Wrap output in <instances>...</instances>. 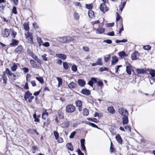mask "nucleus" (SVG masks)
<instances>
[{"instance_id": "nucleus-24", "label": "nucleus", "mask_w": 155, "mask_h": 155, "mask_svg": "<svg viewBox=\"0 0 155 155\" xmlns=\"http://www.w3.org/2000/svg\"><path fill=\"white\" fill-rule=\"evenodd\" d=\"M70 125V122L69 121H65L61 124V127L63 128H68Z\"/></svg>"}, {"instance_id": "nucleus-46", "label": "nucleus", "mask_w": 155, "mask_h": 155, "mask_svg": "<svg viewBox=\"0 0 155 155\" xmlns=\"http://www.w3.org/2000/svg\"><path fill=\"white\" fill-rule=\"evenodd\" d=\"M54 134L56 140L58 139L59 137V134L57 131H54Z\"/></svg>"}, {"instance_id": "nucleus-19", "label": "nucleus", "mask_w": 155, "mask_h": 155, "mask_svg": "<svg viewBox=\"0 0 155 155\" xmlns=\"http://www.w3.org/2000/svg\"><path fill=\"white\" fill-rule=\"evenodd\" d=\"M81 93L87 95H89L91 94L89 90L86 89H82L81 92Z\"/></svg>"}, {"instance_id": "nucleus-32", "label": "nucleus", "mask_w": 155, "mask_h": 155, "mask_svg": "<svg viewBox=\"0 0 155 155\" xmlns=\"http://www.w3.org/2000/svg\"><path fill=\"white\" fill-rule=\"evenodd\" d=\"M110 57L111 55L110 54L107 55L106 56L104 57V59L105 62H107L110 59Z\"/></svg>"}, {"instance_id": "nucleus-47", "label": "nucleus", "mask_w": 155, "mask_h": 155, "mask_svg": "<svg viewBox=\"0 0 155 155\" xmlns=\"http://www.w3.org/2000/svg\"><path fill=\"white\" fill-rule=\"evenodd\" d=\"M143 48L145 50H148L150 49L151 47L150 45H147L143 46Z\"/></svg>"}, {"instance_id": "nucleus-28", "label": "nucleus", "mask_w": 155, "mask_h": 155, "mask_svg": "<svg viewBox=\"0 0 155 155\" xmlns=\"http://www.w3.org/2000/svg\"><path fill=\"white\" fill-rule=\"evenodd\" d=\"M105 31L104 28H99L97 30L96 33L98 34H101L103 33Z\"/></svg>"}, {"instance_id": "nucleus-63", "label": "nucleus", "mask_w": 155, "mask_h": 155, "mask_svg": "<svg viewBox=\"0 0 155 155\" xmlns=\"http://www.w3.org/2000/svg\"><path fill=\"white\" fill-rule=\"evenodd\" d=\"M42 45L45 47H48L49 46L50 44L48 42H45L42 44Z\"/></svg>"}, {"instance_id": "nucleus-23", "label": "nucleus", "mask_w": 155, "mask_h": 155, "mask_svg": "<svg viewBox=\"0 0 155 155\" xmlns=\"http://www.w3.org/2000/svg\"><path fill=\"white\" fill-rule=\"evenodd\" d=\"M136 71L138 74H144L146 73V71L143 69L137 68L136 69Z\"/></svg>"}, {"instance_id": "nucleus-57", "label": "nucleus", "mask_w": 155, "mask_h": 155, "mask_svg": "<svg viewBox=\"0 0 155 155\" xmlns=\"http://www.w3.org/2000/svg\"><path fill=\"white\" fill-rule=\"evenodd\" d=\"M82 49L84 51L86 52H88L89 51V48L87 46L83 47Z\"/></svg>"}, {"instance_id": "nucleus-13", "label": "nucleus", "mask_w": 155, "mask_h": 155, "mask_svg": "<svg viewBox=\"0 0 155 155\" xmlns=\"http://www.w3.org/2000/svg\"><path fill=\"white\" fill-rule=\"evenodd\" d=\"M77 86V84L73 81H72L68 84V87L71 89L75 88Z\"/></svg>"}, {"instance_id": "nucleus-20", "label": "nucleus", "mask_w": 155, "mask_h": 155, "mask_svg": "<svg viewBox=\"0 0 155 155\" xmlns=\"http://www.w3.org/2000/svg\"><path fill=\"white\" fill-rule=\"evenodd\" d=\"M78 84L81 87L84 86L85 84V81L83 79H78Z\"/></svg>"}, {"instance_id": "nucleus-8", "label": "nucleus", "mask_w": 155, "mask_h": 155, "mask_svg": "<svg viewBox=\"0 0 155 155\" xmlns=\"http://www.w3.org/2000/svg\"><path fill=\"white\" fill-rule=\"evenodd\" d=\"M103 64L102 59L101 58H98L97 62L95 63H92L91 65L92 66H96L98 65H102Z\"/></svg>"}, {"instance_id": "nucleus-17", "label": "nucleus", "mask_w": 155, "mask_h": 155, "mask_svg": "<svg viewBox=\"0 0 155 155\" xmlns=\"http://www.w3.org/2000/svg\"><path fill=\"white\" fill-rule=\"evenodd\" d=\"M128 64L129 65L127 66L126 67V71L128 74L130 75L131 74V70L132 66L129 63Z\"/></svg>"}, {"instance_id": "nucleus-58", "label": "nucleus", "mask_w": 155, "mask_h": 155, "mask_svg": "<svg viewBox=\"0 0 155 155\" xmlns=\"http://www.w3.org/2000/svg\"><path fill=\"white\" fill-rule=\"evenodd\" d=\"M104 42H106L107 44H110L112 43V41L110 39H107L106 40H104L103 41Z\"/></svg>"}, {"instance_id": "nucleus-5", "label": "nucleus", "mask_w": 155, "mask_h": 155, "mask_svg": "<svg viewBox=\"0 0 155 155\" xmlns=\"http://www.w3.org/2000/svg\"><path fill=\"white\" fill-rule=\"evenodd\" d=\"M118 112L123 117L128 116V113L126 109H124L121 108L119 109Z\"/></svg>"}, {"instance_id": "nucleus-52", "label": "nucleus", "mask_w": 155, "mask_h": 155, "mask_svg": "<svg viewBox=\"0 0 155 155\" xmlns=\"http://www.w3.org/2000/svg\"><path fill=\"white\" fill-rule=\"evenodd\" d=\"M97 82V85L99 87H102L104 85L103 82L101 81H98Z\"/></svg>"}, {"instance_id": "nucleus-22", "label": "nucleus", "mask_w": 155, "mask_h": 155, "mask_svg": "<svg viewBox=\"0 0 155 155\" xmlns=\"http://www.w3.org/2000/svg\"><path fill=\"white\" fill-rule=\"evenodd\" d=\"M150 74L151 76V79H153V81H155V70L152 69L150 72L149 73Z\"/></svg>"}, {"instance_id": "nucleus-18", "label": "nucleus", "mask_w": 155, "mask_h": 155, "mask_svg": "<svg viewBox=\"0 0 155 155\" xmlns=\"http://www.w3.org/2000/svg\"><path fill=\"white\" fill-rule=\"evenodd\" d=\"M118 143L120 144L122 143L123 140L119 134H118L115 137Z\"/></svg>"}, {"instance_id": "nucleus-26", "label": "nucleus", "mask_w": 155, "mask_h": 155, "mask_svg": "<svg viewBox=\"0 0 155 155\" xmlns=\"http://www.w3.org/2000/svg\"><path fill=\"white\" fill-rule=\"evenodd\" d=\"M107 110L108 112L112 114H114L115 113V110L112 106L108 107Z\"/></svg>"}, {"instance_id": "nucleus-33", "label": "nucleus", "mask_w": 155, "mask_h": 155, "mask_svg": "<svg viewBox=\"0 0 155 155\" xmlns=\"http://www.w3.org/2000/svg\"><path fill=\"white\" fill-rule=\"evenodd\" d=\"M30 63L32 65L33 67L35 68L37 67V64L36 62L33 60H31L30 61Z\"/></svg>"}, {"instance_id": "nucleus-41", "label": "nucleus", "mask_w": 155, "mask_h": 155, "mask_svg": "<svg viewBox=\"0 0 155 155\" xmlns=\"http://www.w3.org/2000/svg\"><path fill=\"white\" fill-rule=\"evenodd\" d=\"M57 79L58 81V86L59 87L60 85H61L62 83V79L61 78L59 77H57Z\"/></svg>"}, {"instance_id": "nucleus-36", "label": "nucleus", "mask_w": 155, "mask_h": 155, "mask_svg": "<svg viewBox=\"0 0 155 155\" xmlns=\"http://www.w3.org/2000/svg\"><path fill=\"white\" fill-rule=\"evenodd\" d=\"M58 116L61 119H63L64 118V113L61 111H59L58 113Z\"/></svg>"}, {"instance_id": "nucleus-51", "label": "nucleus", "mask_w": 155, "mask_h": 155, "mask_svg": "<svg viewBox=\"0 0 155 155\" xmlns=\"http://www.w3.org/2000/svg\"><path fill=\"white\" fill-rule=\"evenodd\" d=\"M12 12L15 14H17L16 8L15 6H13L12 9Z\"/></svg>"}, {"instance_id": "nucleus-55", "label": "nucleus", "mask_w": 155, "mask_h": 155, "mask_svg": "<svg viewBox=\"0 0 155 155\" xmlns=\"http://www.w3.org/2000/svg\"><path fill=\"white\" fill-rule=\"evenodd\" d=\"M76 133V132L75 131H73V132L70 134V136H69V137L70 138H73L74 136L75 135V134Z\"/></svg>"}, {"instance_id": "nucleus-25", "label": "nucleus", "mask_w": 155, "mask_h": 155, "mask_svg": "<svg viewBox=\"0 0 155 155\" xmlns=\"http://www.w3.org/2000/svg\"><path fill=\"white\" fill-rule=\"evenodd\" d=\"M122 123L123 125L127 124L128 122V116L123 117L122 118Z\"/></svg>"}, {"instance_id": "nucleus-2", "label": "nucleus", "mask_w": 155, "mask_h": 155, "mask_svg": "<svg viewBox=\"0 0 155 155\" xmlns=\"http://www.w3.org/2000/svg\"><path fill=\"white\" fill-rule=\"evenodd\" d=\"M58 41L62 43H68L73 41L74 39L71 37L64 36L58 37Z\"/></svg>"}, {"instance_id": "nucleus-3", "label": "nucleus", "mask_w": 155, "mask_h": 155, "mask_svg": "<svg viewBox=\"0 0 155 155\" xmlns=\"http://www.w3.org/2000/svg\"><path fill=\"white\" fill-rule=\"evenodd\" d=\"M76 109L75 106L73 104H69L66 107V111L69 113L74 112Z\"/></svg>"}, {"instance_id": "nucleus-42", "label": "nucleus", "mask_w": 155, "mask_h": 155, "mask_svg": "<svg viewBox=\"0 0 155 155\" xmlns=\"http://www.w3.org/2000/svg\"><path fill=\"white\" fill-rule=\"evenodd\" d=\"M108 70V68L106 67H101L99 69V71L101 72L104 71H107Z\"/></svg>"}, {"instance_id": "nucleus-16", "label": "nucleus", "mask_w": 155, "mask_h": 155, "mask_svg": "<svg viewBox=\"0 0 155 155\" xmlns=\"http://www.w3.org/2000/svg\"><path fill=\"white\" fill-rule=\"evenodd\" d=\"M32 95V93L29 91H27L25 93L24 98L25 101H27L29 97Z\"/></svg>"}, {"instance_id": "nucleus-61", "label": "nucleus", "mask_w": 155, "mask_h": 155, "mask_svg": "<svg viewBox=\"0 0 155 155\" xmlns=\"http://www.w3.org/2000/svg\"><path fill=\"white\" fill-rule=\"evenodd\" d=\"M125 129L127 130H128V131H129V132H131V129H130V127L129 126H128V125H126L125 127Z\"/></svg>"}, {"instance_id": "nucleus-27", "label": "nucleus", "mask_w": 155, "mask_h": 155, "mask_svg": "<svg viewBox=\"0 0 155 155\" xmlns=\"http://www.w3.org/2000/svg\"><path fill=\"white\" fill-rule=\"evenodd\" d=\"M66 147L69 150L71 151L73 150V147L71 143H67Z\"/></svg>"}, {"instance_id": "nucleus-34", "label": "nucleus", "mask_w": 155, "mask_h": 155, "mask_svg": "<svg viewBox=\"0 0 155 155\" xmlns=\"http://www.w3.org/2000/svg\"><path fill=\"white\" fill-rule=\"evenodd\" d=\"M89 114V110L85 108L83 110V115L84 116H87Z\"/></svg>"}, {"instance_id": "nucleus-48", "label": "nucleus", "mask_w": 155, "mask_h": 155, "mask_svg": "<svg viewBox=\"0 0 155 155\" xmlns=\"http://www.w3.org/2000/svg\"><path fill=\"white\" fill-rule=\"evenodd\" d=\"M89 124L90 126H92L93 127L98 128V129H100V128H99L97 125H96L95 124H94V123H89Z\"/></svg>"}, {"instance_id": "nucleus-10", "label": "nucleus", "mask_w": 155, "mask_h": 155, "mask_svg": "<svg viewBox=\"0 0 155 155\" xmlns=\"http://www.w3.org/2000/svg\"><path fill=\"white\" fill-rule=\"evenodd\" d=\"M139 55V53L137 51H135L131 55V59L132 60H136L138 59Z\"/></svg>"}, {"instance_id": "nucleus-7", "label": "nucleus", "mask_w": 155, "mask_h": 155, "mask_svg": "<svg viewBox=\"0 0 155 155\" xmlns=\"http://www.w3.org/2000/svg\"><path fill=\"white\" fill-rule=\"evenodd\" d=\"M100 10L103 13L107 12L108 10V7L106 6L105 3H102L100 5Z\"/></svg>"}, {"instance_id": "nucleus-29", "label": "nucleus", "mask_w": 155, "mask_h": 155, "mask_svg": "<svg viewBox=\"0 0 155 155\" xmlns=\"http://www.w3.org/2000/svg\"><path fill=\"white\" fill-rule=\"evenodd\" d=\"M18 68V67L17 65V64L15 63H14L13 64V65L11 67V70L12 71H16L17 68Z\"/></svg>"}, {"instance_id": "nucleus-45", "label": "nucleus", "mask_w": 155, "mask_h": 155, "mask_svg": "<svg viewBox=\"0 0 155 155\" xmlns=\"http://www.w3.org/2000/svg\"><path fill=\"white\" fill-rule=\"evenodd\" d=\"M74 18L76 20H78L79 19V16L78 14L76 12L74 14Z\"/></svg>"}, {"instance_id": "nucleus-37", "label": "nucleus", "mask_w": 155, "mask_h": 155, "mask_svg": "<svg viewBox=\"0 0 155 155\" xmlns=\"http://www.w3.org/2000/svg\"><path fill=\"white\" fill-rule=\"evenodd\" d=\"M26 38H30V42L33 41V38L32 34L31 33H28L26 35Z\"/></svg>"}, {"instance_id": "nucleus-1", "label": "nucleus", "mask_w": 155, "mask_h": 155, "mask_svg": "<svg viewBox=\"0 0 155 155\" xmlns=\"http://www.w3.org/2000/svg\"><path fill=\"white\" fill-rule=\"evenodd\" d=\"M6 74L8 75L9 79L12 81H14L18 78L19 76V73L17 72L15 74L13 73L8 68H6Z\"/></svg>"}, {"instance_id": "nucleus-21", "label": "nucleus", "mask_w": 155, "mask_h": 155, "mask_svg": "<svg viewBox=\"0 0 155 155\" xmlns=\"http://www.w3.org/2000/svg\"><path fill=\"white\" fill-rule=\"evenodd\" d=\"M56 55L59 58L63 60H65L66 58V56L64 54H56Z\"/></svg>"}, {"instance_id": "nucleus-15", "label": "nucleus", "mask_w": 155, "mask_h": 155, "mask_svg": "<svg viewBox=\"0 0 155 155\" xmlns=\"http://www.w3.org/2000/svg\"><path fill=\"white\" fill-rule=\"evenodd\" d=\"M118 61V59L116 56H114L112 57L111 64L112 65H115Z\"/></svg>"}, {"instance_id": "nucleus-35", "label": "nucleus", "mask_w": 155, "mask_h": 155, "mask_svg": "<svg viewBox=\"0 0 155 155\" xmlns=\"http://www.w3.org/2000/svg\"><path fill=\"white\" fill-rule=\"evenodd\" d=\"M63 65L64 68L65 70L68 69L69 68L68 63L67 62H63Z\"/></svg>"}, {"instance_id": "nucleus-30", "label": "nucleus", "mask_w": 155, "mask_h": 155, "mask_svg": "<svg viewBox=\"0 0 155 155\" xmlns=\"http://www.w3.org/2000/svg\"><path fill=\"white\" fill-rule=\"evenodd\" d=\"M126 2H124L119 6V9L121 12L122 11L123 9L126 5Z\"/></svg>"}, {"instance_id": "nucleus-49", "label": "nucleus", "mask_w": 155, "mask_h": 155, "mask_svg": "<svg viewBox=\"0 0 155 155\" xmlns=\"http://www.w3.org/2000/svg\"><path fill=\"white\" fill-rule=\"evenodd\" d=\"M12 33L11 34V35L12 36V37L13 38H15V36L17 35V32L13 30H12Z\"/></svg>"}, {"instance_id": "nucleus-31", "label": "nucleus", "mask_w": 155, "mask_h": 155, "mask_svg": "<svg viewBox=\"0 0 155 155\" xmlns=\"http://www.w3.org/2000/svg\"><path fill=\"white\" fill-rule=\"evenodd\" d=\"M88 15L91 18H92L94 16V12L91 10L89 11L88 12Z\"/></svg>"}, {"instance_id": "nucleus-44", "label": "nucleus", "mask_w": 155, "mask_h": 155, "mask_svg": "<svg viewBox=\"0 0 155 155\" xmlns=\"http://www.w3.org/2000/svg\"><path fill=\"white\" fill-rule=\"evenodd\" d=\"M93 6V4H86V8H87L88 9H91L92 8Z\"/></svg>"}, {"instance_id": "nucleus-14", "label": "nucleus", "mask_w": 155, "mask_h": 155, "mask_svg": "<svg viewBox=\"0 0 155 155\" xmlns=\"http://www.w3.org/2000/svg\"><path fill=\"white\" fill-rule=\"evenodd\" d=\"M10 34V30L7 28H5L4 32L3 33V36L4 37H8Z\"/></svg>"}, {"instance_id": "nucleus-12", "label": "nucleus", "mask_w": 155, "mask_h": 155, "mask_svg": "<svg viewBox=\"0 0 155 155\" xmlns=\"http://www.w3.org/2000/svg\"><path fill=\"white\" fill-rule=\"evenodd\" d=\"M19 41L12 38L11 40V43L10 44V45L13 47H15L17 46L18 44Z\"/></svg>"}, {"instance_id": "nucleus-60", "label": "nucleus", "mask_w": 155, "mask_h": 155, "mask_svg": "<svg viewBox=\"0 0 155 155\" xmlns=\"http://www.w3.org/2000/svg\"><path fill=\"white\" fill-rule=\"evenodd\" d=\"M107 35L110 36H114V32L112 31L111 32L108 33Z\"/></svg>"}, {"instance_id": "nucleus-50", "label": "nucleus", "mask_w": 155, "mask_h": 155, "mask_svg": "<svg viewBox=\"0 0 155 155\" xmlns=\"http://www.w3.org/2000/svg\"><path fill=\"white\" fill-rule=\"evenodd\" d=\"M23 26L24 29L26 31L28 30L29 29L28 25L26 23L24 24Z\"/></svg>"}, {"instance_id": "nucleus-62", "label": "nucleus", "mask_w": 155, "mask_h": 155, "mask_svg": "<svg viewBox=\"0 0 155 155\" xmlns=\"http://www.w3.org/2000/svg\"><path fill=\"white\" fill-rule=\"evenodd\" d=\"M57 140H58V143H61L63 142V139L61 137H58V138Z\"/></svg>"}, {"instance_id": "nucleus-9", "label": "nucleus", "mask_w": 155, "mask_h": 155, "mask_svg": "<svg viewBox=\"0 0 155 155\" xmlns=\"http://www.w3.org/2000/svg\"><path fill=\"white\" fill-rule=\"evenodd\" d=\"M97 82V78H92L88 81V84L91 87H93L94 84L95 83Z\"/></svg>"}, {"instance_id": "nucleus-40", "label": "nucleus", "mask_w": 155, "mask_h": 155, "mask_svg": "<svg viewBox=\"0 0 155 155\" xmlns=\"http://www.w3.org/2000/svg\"><path fill=\"white\" fill-rule=\"evenodd\" d=\"M36 79L41 84H43L44 82L43 78L42 77H36Z\"/></svg>"}, {"instance_id": "nucleus-6", "label": "nucleus", "mask_w": 155, "mask_h": 155, "mask_svg": "<svg viewBox=\"0 0 155 155\" xmlns=\"http://www.w3.org/2000/svg\"><path fill=\"white\" fill-rule=\"evenodd\" d=\"M75 104L77 107H78V110L81 111L82 110L83 103L80 100L76 101H75Z\"/></svg>"}, {"instance_id": "nucleus-4", "label": "nucleus", "mask_w": 155, "mask_h": 155, "mask_svg": "<svg viewBox=\"0 0 155 155\" xmlns=\"http://www.w3.org/2000/svg\"><path fill=\"white\" fill-rule=\"evenodd\" d=\"M24 49L22 46L20 45L18 46L14 50V52L15 54H21L24 52Z\"/></svg>"}, {"instance_id": "nucleus-38", "label": "nucleus", "mask_w": 155, "mask_h": 155, "mask_svg": "<svg viewBox=\"0 0 155 155\" xmlns=\"http://www.w3.org/2000/svg\"><path fill=\"white\" fill-rule=\"evenodd\" d=\"M71 69L72 71L74 72H76L77 71V67L75 64H73L71 67Z\"/></svg>"}, {"instance_id": "nucleus-53", "label": "nucleus", "mask_w": 155, "mask_h": 155, "mask_svg": "<svg viewBox=\"0 0 155 155\" xmlns=\"http://www.w3.org/2000/svg\"><path fill=\"white\" fill-rule=\"evenodd\" d=\"M116 14H117V16L116 20L117 21H118L120 20V19L121 18V17L120 15L117 12L116 13Z\"/></svg>"}, {"instance_id": "nucleus-56", "label": "nucleus", "mask_w": 155, "mask_h": 155, "mask_svg": "<svg viewBox=\"0 0 155 155\" xmlns=\"http://www.w3.org/2000/svg\"><path fill=\"white\" fill-rule=\"evenodd\" d=\"M22 69L25 73H27L29 72V69L27 68L24 67Z\"/></svg>"}, {"instance_id": "nucleus-39", "label": "nucleus", "mask_w": 155, "mask_h": 155, "mask_svg": "<svg viewBox=\"0 0 155 155\" xmlns=\"http://www.w3.org/2000/svg\"><path fill=\"white\" fill-rule=\"evenodd\" d=\"M119 55L121 57H125L127 56V55L126 54L124 51H122L118 53Z\"/></svg>"}, {"instance_id": "nucleus-64", "label": "nucleus", "mask_w": 155, "mask_h": 155, "mask_svg": "<svg viewBox=\"0 0 155 155\" xmlns=\"http://www.w3.org/2000/svg\"><path fill=\"white\" fill-rule=\"evenodd\" d=\"M31 84L32 86L33 87L35 86L36 85V84L35 83V81H31Z\"/></svg>"}, {"instance_id": "nucleus-54", "label": "nucleus", "mask_w": 155, "mask_h": 155, "mask_svg": "<svg viewBox=\"0 0 155 155\" xmlns=\"http://www.w3.org/2000/svg\"><path fill=\"white\" fill-rule=\"evenodd\" d=\"M122 66L121 65H119L115 67V73H116L118 72V70Z\"/></svg>"}, {"instance_id": "nucleus-59", "label": "nucleus", "mask_w": 155, "mask_h": 155, "mask_svg": "<svg viewBox=\"0 0 155 155\" xmlns=\"http://www.w3.org/2000/svg\"><path fill=\"white\" fill-rule=\"evenodd\" d=\"M78 155H84V154L81 152V150L78 148L77 150Z\"/></svg>"}, {"instance_id": "nucleus-43", "label": "nucleus", "mask_w": 155, "mask_h": 155, "mask_svg": "<svg viewBox=\"0 0 155 155\" xmlns=\"http://www.w3.org/2000/svg\"><path fill=\"white\" fill-rule=\"evenodd\" d=\"M33 58L38 63H40L41 61L39 59L38 57L36 55H35L34 57H33Z\"/></svg>"}, {"instance_id": "nucleus-11", "label": "nucleus", "mask_w": 155, "mask_h": 155, "mask_svg": "<svg viewBox=\"0 0 155 155\" xmlns=\"http://www.w3.org/2000/svg\"><path fill=\"white\" fill-rule=\"evenodd\" d=\"M6 69L5 71H3L2 73V80L3 81V83L6 84L7 83V78L6 76Z\"/></svg>"}]
</instances>
